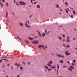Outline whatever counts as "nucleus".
<instances>
[{
	"label": "nucleus",
	"instance_id": "nucleus-60",
	"mask_svg": "<svg viewBox=\"0 0 77 77\" xmlns=\"http://www.w3.org/2000/svg\"><path fill=\"white\" fill-rule=\"evenodd\" d=\"M20 64H19L18 65V66H20Z\"/></svg>",
	"mask_w": 77,
	"mask_h": 77
},
{
	"label": "nucleus",
	"instance_id": "nucleus-41",
	"mask_svg": "<svg viewBox=\"0 0 77 77\" xmlns=\"http://www.w3.org/2000/svg\"><path fill=\"white\" fill-rule=\"evenodd\" d=\"M22 63H24V65H26V64H25V63H24V62H22Z\"/></svg>",
	"mask_w": 77,
	"mask_h": 77
},
{
	"label": "nucleus",
	"instance_id": "nucleus-36",
	"mask_svg": "<svg viewBox=\"0 0 77 77\" xmlns=\"http://www.w3.org/2000/svg\"><path fill=\"white\" fill-rule=\"evenodd\" d=\"M69 47H70V46H69V45H68L66 46L67 48H68Z\"/></svg>",
	"mask_w": 77,
	"mask_h": 77
},
{
	"label": "nucleus",
	"instance_id": "nucleus-47",
	"mask_svg": "<svg viewBox=\"0 0 77 77\" xmlns=\"http://www.w3.org/2000/svg\"><path fill=\"white\" fill-rule=\"evenodd\" d=\"M44 71H45L46 72H47V70L46 69H45L44 70Z\"/></svg>",
	"mask_w": 77,
	"mask_h": 77
},
{
	"label": "nucleus",
	"instance_id": "nucleus-57",
	"mask_svg": "<svg viewBox=\"0 0 77 77\" xmlns=\"http://www.w3.org/2000/svg\"><path fill=\"white\" fill-rule=\"evenodd\" d=\"M10 65V64H8L7 65V66H9Z\"/></svg>",
	"mask_w": 77,
	"mask_h": 77
},
{
	"label": "nucleus",
	"instance_id": "nucleus-63",
	"mask_svg": "<svg viewBox=\"0 0 77 77\" xmlns=\"http://www.w3.org/2000/svg\"><path fill=\"white\" fill-rule=\"evenodd\" d=\"M3 60L5 61V60H6V59H4Z\"/></svg>",
	"mask_w": 77,
	"mask_h": 77
},
{
	"label": "nucleus",
	"instance_id": "nucleus-5",
	"mask_svg": "<svg viewBox=\"0 0 77 77\" xmlns=\"http://www.w3.org/2000/svg\"><path fill=\"white\" fill-rule=\"evenodd\" d=\"M34 42H32V43H33L34 44H37L38 42H39V41H34Z\"/></svg>",
	"mask_w": 77,
	"mask_h": 77
},
{
	"label": "nucleus",
	"instance_id": "nucleus-3",
	"mask_svg": "<svg viewBox=\"0 0 77 77\" xmlns=\"http://www.w3.org/2000/svg\"><path fill=\"white\" fill-rule=\"evenodd\" d=\"M66 38L67 39L66 40L67 42H70V41H69V39H70V37H69V36H67L66 37Z\"/></svg>",
	"mask_w": 77,
	"mask_h": 77
},
{
	"label": "nucleus",
	"instance_id": "nucleus-10",
	"mask_svg": "<svg viewBox=\"0 0 77 77\" xmlns=\"http://www.w3.org/2000/svg\"><path fill=\"white\" fill-rule=\"evenodd\" d=\"M50 68H51L52 69H54V68H56V66L54 65L53 66H50Z\"/></svg>",
	"mask_w": 77,
	"mask_h": 77
},
{
	"label": "nucleus",
	"instance_id": "nucleus-26",
	"mask_svg": "<svg viewBox=\"0 0 77 77\" xmlns=\"http://www.w3.org/2000/svg\"><path fill=\"white\" fill-rule=\"evenodd\" d=\"M36 7L37 8H40V6H39V5H37L36 6Z\"/></svg>",
	"mask_w": 77,
	"mask_h": 77
},
{
	"label": "nucleus",
	"instance_id": "nucleus-8",
	"mask_svg": "<svg viewBox=\"0 0 77 77\" xmlns=\"http://www.w3.org/2000/svg\"><path fill=\"white\" fill-rule=\"evenodd\" d=\"M58 39H59V40L60 41L61 40H62V38L60 36H58Z\"/></svg>",
	"mask_w": 77,
	"mask_h": 77
},
{
	"label": "nucleus",
	"instance_id": "nucleus-23",
	"mask_svg": "<svg viewBox=\"0 0 77 77\" xmlns=\"http://www.w3.org/2000/svg\"><path fill=\"white\" fill-rule=\"evenodd\" d=\"M73 14L74 15H75V12L74 11H73Z\"/></svg>",
	"mask_w": 77,
	"mask_h": 77
},
{
	"label": "nucleus",
	"instance_id": "nucleus-17",
	"mask_svg": "<svg viewBox=\"0 0 77 77\" xmlns=\"http://www.w3.org/2000/svg\"><path fill=\"white\" fill-rule=\"evenodd\" d=\"M59 62L60 63H63V60H60L59 61Z\"/></svg>",
	"mask_w": 77,
	"mask_h": 77
},
{
	"label": "nucleus",
	"instance_id": "nucleus-58",
	"mask_svg": "<svg viewBox=\"0 0 77 77\" xmlns=\"http://www.w3.org/2000/svg\"><path fill=\"white\" fill-rule=\"evenodd\" d=\"M28 63L29 65H30V64L29 62H28Z\"/></svg>",
	"mask_w": 77,
	"mask_h": 77
},
{
	"label": "nucleus",
	"instance_id": "nucleus-4",
	"mask_svg": "<svg viewBox=\"0 0 77 77\" xmlns=\"http://www.w3.org/2000/svg\"><path fill=\"white\" fill-rule=\"evenodd\" d=\"M56 56H58V57H63L64 58L65 57L64 56H62V55L60 54H56Z\"/></svg>",
	"mask_w": 77,
	"mask_h": 77
},
{
	"label": "nucleus",
	"instance_id": "nucleus-27",
	"mask_svg": "<svg viewBox=\"0 0 77 77\" xmlns=\"http://www.w3.org/2000/svg\"><path fill=\"white\" fill-rule=\"evenodd\" d=\"M14 65L16 66H17V67H18V64L17 63H15Z\"/></svg>",
	"mask_w": 77,
	"mask_h": 77
},
{
	"label": "nucleus",
	"instance_id": "nucleus-14",
	"mask_svg": "<svg viewBox=\"0 0 77 77\" xmlns=\"http://www.w3.org/2000/svg\"><path fill=\"white\" fill-rule=\"evenodd\" d=\"M53 63V61H50L48 63V64H52Z\"/></svg>",
	"mask_w": 77,
	"mask_h": 77
},
{
	"label": "nucleus",
	"instance_id": "nucleus-16",
	"mask_svg": "<svg viewBox=\"0 0 77 77\" xmlns=\"http://www.w3.org/2000/svg\"><path fill=\"white\" fill-rule=\"evenodd\" d=\"M28 39H29V40H33V38H31L30 37H29L28 38Z\"/></svg>",
	"mask_w": 77,
	"mask_h": 77
},
{
	"label": "nucleus",
	"instance_id": "nucleus-42",
	"mask_svg": "<svg viewBox=\"0 0 77 77\" xmlns=\"http://www.w3.org/2000/svg\"><path fill=\"white\" fill-rule=\"evenodd\" d=\"M45 33H47V30H46V29H45Z\"/></svg>",
	"mask_w": 77,
	"mask_h": 77
},
{
	"label": "nucleus",
	"instance_id": "nucleus-21",
	"mask_svg": "<svg viewBox=\"0 0 77 77\" xmlns=\"http://www.w3.org/2000/svg\"><path fill=\"white\" fill-rule=\"evenodd\" d=\"M42 36H43V37H44V36H45V33L42 34Z\"/></svg>",
	"mask_w": 77,
	"mask_h": 77
},
{
	"label": "nucleus",
	"instance_id": "nucleus-50",
	"mask_svg": "<svg viewBox=\"0 0 77 77\" xmlns=\"http://www.w3.org/2000/svg\"><path fill=\"white\" fill-rule=\"evenodd\" d=\"M52 18H55V19H56V18L54 17H53Z\"/></svg>",
	"mask_w": 77,
	"mask_h": 77
},
{
	"label": "nucleus",
	"instance_id": "nucleus-56",
	"mask_svg": "<svg viewBox=\"0 0 77 77\" xmlns=\"http://www.w3.org/2000/svg\"><path fill=\"white\" fill-rule=\"evenodd\" d=\"M65 39H64L63 40V41H65Z\"/></svg>",
	"mask_w": 77,
	"mask_h": 77
},
{
	"label": "nucleus",
	"instance_id": "nucleus-7",
	"mask_svg": "<svg viewBox=\"0 0 77 77\" xmlns=\"http://www.w3.org/2000/svg\"><path fill=\"white\" fill-rule=\"evenodd\" d=\"M38 47L39 48H44V45H39Z\"/></svg>",
	"mask_w": 77,
	"mask_h": 77
},
{
	"label": "nucleus",
	"instance_id": "nucleus-33",
	"mask_svg": "<svg viewBox=\"0 0 77 77\" xmlns=\"http://www.w3.org/2000/svg\"><path fill=\"white\" fill-rule=\"evenodd\" d=\"M62 36L63 38H65V35H62Z\"/></svg>",
	"mask_w": 77,
	"mask_h": 77
},
{
	"label": "nucleus",
	"instance_id": "nucleus-12",
	"mask_svg": "<svg viewBox=\"0 0 77 77\" xmlns=\"http://www.w3.org/2000/svg\"><path fill=\"white\" fill-rule=\"evenodd\" d=\"M37 32H38V35L40 37H41V35L40 32L38 31H37Z\"/></svg>",
	"mask_w": 77,
	"mask_h": 77
},
{
	"label": "nucleus",
	"instance_id": "nucleus-48",
	"mask_svg": "<svg viewBox=\"0 0 77 77\" xmlns=\"http://www.w3.org/2000/svg\"><path fill=\"white\" fill-rule=\"evenodd\" d=\"M5 0H2V2H3V3H4V2H5Z\"/></svg>",
	"mask_w": 77,
	"mask_h": 77
},
{
	"label": "nucleus",
	"instance_id": "nucleus-45",
	"mask_svg": "<svg viewBox=\"0 0 77 77\" xmlns=\"http://www.w3.org/2000/svg\"><path fill=\"white\" fill-rule=\"evenodd\" d=\"M31 3H33V1H32V0H31Z\"/></svg>",
	"mask_w": 77,
	"mask_h": 77
},
{
	"label": "nucleus",
	"instance_id": "nucleus-35",
	"mask_svg": "<svg viewBox=\"0 0 77 77\" xmlns=\"http://www.w3.org/2000/svg\"><path fill=\"white\" fill-rule=\"evenodd\" d=\"M73 17H74V16L73 15H72L71 16V18H73Z\"/></svg>",
	"mask_w": 77,
	"mask_h": 77
},
{
	"label": "nucleus",
	"instance_id": "nucleus-53",
	"mask_svg": "<svg viewBox=\"0 0 77 77\" xmlns=\"http://www.w3.org/2000/svg\"><path fill=\"white\" fill-rule=\"evenodd\" d=\"M67 9L68 10V11H69H69H70V10H69V9H68V8H67Z\"/></svg>",
	"mask_w": 77,
	"mask_h": 77
},
{
	"label": "nucleus",
	"instance_id": "nucleus-55",
	"mask_svg": "<svg viewBox=\"0 0 77 77\" xmlns=\"http://www.w3.org/2000/svg\"><path fill=\"white\" fill-rule=\"evenodd\" d=\"M2 2H0V5H2Z\"/></svg>",
	"mask_w": 77,
	"mask_h": 77
},
{
	"label": "nucleus",
	"instance_id": "nucleus-44",
	"mask_svg": "<svg viewBox=\"0 0 77 77\" xmlns=\"http://www.w3.org/2000/svg\"><path fill=\"white\" fill-rule=\"evenodd\" d=\"M1 6V7H3V4Z\"/></svg>",
	"mask_w": 77,
	"mask_h": 77
},
{
	"label": "nucleus",
	"instance_id": "nucleus-52",
	"mask_svg": "<svg viewBox=\"0 0 77 77\" xmlns=\"http://www.w3.org/2000/svg\"><path fill=\"white\" fill-rule=\"evenodd\" d=\"M58 72H59V71L58 70H57V74L58 73Z\"/></svg>",
	"mask_w": 77,
	"mask_h": 77
},
{
	"label": "nucleus",
	"instance_id": "nucleus-54",
	"mask_svg": "<svg viewBox=\"0 0 77 77\" xmlns=\"http://www.w3.org/2000/svg\"><path fill=\"white\" fill-rule=\"evenodd\" d=\"M28 24H29V21H28Z\"/></svg>",
	"mask_w": 77,
	"mask_h": 77
},
{
	"label": "nucleus",
	"instance_id": "nucleus-30",
	"mask_svg": "<svg viewBox=\"0 0 77 77\" xmlns=\"http://www.w3.org/2000/svg\"><path fill=\"white\" fill-rule=\"evenodd\" d=\"M15 3H16V4L17 5H18V6H20V4H18V3L16 2Z\"/></svg>",
	"mask_w": 77,
	"mask_h": 77
},
{
	"label": "nucleus",
	"instance_id": "nucleus-39",
	"mask_svg": "<svg viewBox=\"0 0 77 77\" xmlns=\"http://www.w3.org/2000/svg\"><path fill=\"white\" fill-rule=\"evenodd\" d=\"M47 48V46H46L45 47H44V48Z\"/></svg>",
	"mask_w": 77,
	"mask_h": 77
},
{
	"label": "nucleus",
	"instance_id": "nucleus-40",
	"mask_svg": "<svg viewBox=\"0 0 77 77\" xmlns=\"http://www.w3.org/2000/svg\"><path fill=\"white\" fill-rule=\"evenodd\" d=\"M32 15H30V16H29V18H32Z\"/></svg>",
	"mask_w": 77,
	"mask_h": 77
},
{
	"label": "nucleus",
	"instance_id": "nucleus-51",
	"mask_svg": "<svg viewBox=\"0 0 77 77\" xmlns=\"http://www.w3.org/2000/svg\"><path fill=\"white\" fill-rule=\"evenodd\" d=\"M63 68H66V66H63Z\"/></svg>",
	"mask_w": 77,
	"mask_h": 77
},
{
	"label": "nucleus",
	"instance_id": "nucleus-18",
	"mask_svg": "<svg viewBox=\"0 0 77 77\" xmlns=\"http://www.w3.org/2000/svg\"><path fill=\"white\" fill-rule=\"evenodd\" d=\"M44 67H45V68H46V69H48V66H44Z\"/></svg>",
	"mask_w": 77,
	"mask_h": 77
},
{
	"label": "nucleus",
	"instance_id": "nucleus-34",
	"mask_svg": "<svg viewBox=\"0 0 77 77\" xmlns=\"http://www.w3.org/2000/svg\"><path fill=\"white\" fill-rule=\"evenodd\" d=\"M57 69H59V65H57Z\"/></svg>",
	"mask_w": 77,
	"mask_h": 77
},
{
	"label": "nucleus",
	"instance_id": "nucleus-49",
	"mask_svg": "<svg viewBox=\"0 0 77 77\" xmlns=\"http://www.w3.org/2000/svg\"><path fill=\"white\" fill-rule=\"evenodd\" d=\"M36 3H37V2H34V4H36Z\"/></svg>",
	"mask_w": 77,
	"mask_h": 77
},
{
	"label": "nucleus",
	"instance_id": "nucleus-2",
	"mask_svg": "<svg viewBox=\"0 0 77 77\" xmlns=\"http://www.w3.org/2000/svg\"><path fill=\"white\" fill-rule=\"evenodd\" d=\"M19 3L20 5H23V6H24L26 5V3L23 1H20L19 2Z\"/></svg>",
	"mask_w": 77,
	"mask_h": 77
},
{
	"label": "nucleus",
	"instance_id": "nucleus-6",
	"mask_svg": "<svg viewBox=\"0 0 77 77\" xmlns=\"http://www.w3.org/2000/svg\"><path fill=\"white\" fill-rule=\"evenodd\" d=\"M25 25L28 28H30V26H29L28 25H27V22H25Z\"/></svg>",
	"mask_w": 77,
	"mask_h": 77
},
{
	"label": "nucleus",
	"instance_id": "nucleus-32",
	"mask_svg": "<svg viewBox=\"0 0 77 77\" xmlns=\"http://www.w3.org/2000/svg\"><path fill=\"white\" fill-rule=\"evenodd\" d=\"M67 63L68 64H70L71 63L69 61H67Z\"/></svg>",
	"mask_w": 77,
	"mask_h": 77
},
{
	"label": "nucleus",
	"instance_id": "nucleus-64",
	"mask_svg": "<svg viewBox=\"0 0 77 77\" xmlns=\"http://www.w3.org/2000/svg\"><path fill=\"white\" fill-rule=\"evenodd\" d=\"M5 77H8V75H7V76H6Z\"/></svg>",
	"mask_w": 77,
	"mask_h": 77
},
{
	"label": "nucleus",
	"instance_id": "nucleus-9",
	"mask_svg": "<svg viewBox=\"0 0 77 77\" xmlns=\"http://www.w3.org/2000/svg\"><path fill=\"white\" fill-rule=\"evenodd\" d=\"M56 7L57 8V9L60 8V7H59V6L58 4H56Z\"/></svg>",
	"mask_w": 77,
	"mask_h": 77
},
{
	"label": "nucleus",
	"instance_id": "nucleus-11",
	"mask_svg": "<svg viewBox=\"0 0 77 77\" xmlns=\"http://www.w3.org/2000/svg\"><path fill=\"white\" fill-rule=\"evenodd\" d=\"M65 54L67 55V56H69V55H70V54L68 53V52H65Z\"/></svg>",
	"mask_w": 77,
	"mask_h": 77
},
{
	"label": "nucleus",
	"instance_id": "nucleus-37",
	"mask_svg": "<svg viewBox=\"0 0 77 77\" xmlns=\"http://www.w3.org/2000/svg\"><path fill=\"white\" fill-rule=\"evenodd\" d=\"M6 57H3L2 58H6Z\"/></svg>",
	"mask_w": 77,
	"mask_h": 77
},
{
	"label": "nucleus",
	"instance_id": "nucleus-13",
	"mask_svg": "<svg viewBox=\"0 0 77 77\" xmlns=\"http://www.w3.org/2000/svg\"><path fill=\"white\" fill-rule=\"evenodd\" d=\"M19 24L21 26H23V24L21 22H19Z\"/></svg>",
	"mask_w": 77,
	"mask_h": 77
},
{
	"label": "nucleus",
	"instance_id": "nucleus-19",
	"mask_svg": "<svg viewBox=\"0 0 77 77\" xmlns=\"http://www.w3.org/2000/svg\"><path fill=\"white\" fill-rule=\"evenodd\" d=\"M68 2H66L65 3V5H66V6H68Z\"/></svg>",
	"mask_w": 77,
	"mask_h": 77
},
{
	"label": "nucleus",
	"instance_id": "nucleus-31",
	"mask_svg": "<svg viewBox=\"0 0 77 77\" xmlns=\"http://www.w3.org/2000/svg\"><path fill=\"white\" fill-rule=\"evenodd\" d=\"M17 37L18 39H20V41H21V39L20 38H19V37H18V36H17Z\"/></svg>",
	"mask_w": 77,
	"mask_h": 77
},
{
	"label": "nucleus",
	"instance_id": "nucleus-28",
	"mask_svg": "<svg viewBox=\"0 0 77 77\" xmlns=\"http://www.w3.org/2000/svg\"><path fill=\"white\" fill-rule=\"evenodd\" d=\"M65 10L66 12V13H68V9H66Z\"/></svg>",
	"mask_w": 77,
	"mask_h": 77
},
{
	"label": "nucleus",
	"instance_id": "nucleus-61",
	"mask_svg": "<svg viewBox=\"0 0 77 77\" xmlns=\"http://www.w3.org/2000/svg\"><path fill=\"white\" fill-rule=\"evenodd\" d=\"M36 37H34V39H35V38H36Z\"/></svg>",
	"mask_w": 77,
	"mask_h": 77
},
{
	"label": "nucleus",
	"instance_id": "nucleus-43",
	"mask_svg": "<svg viewBox=\"0 0 77 77\" xmlns=\"http://www.w3.org/2000/svg\"><path fill=\"white\" fill-rule=\"evenodd\" d=\"M70 9H71V10H73V8H72L70 7Z\"/></svg>",
	"mask_w": 77,
	"mask_h": 77
},
{
	"label": "nucleus",
	"instance_id": "nucleus-62",
	"mask_svg": "<svg viewBox=\"0 0 77 77\" xmlns=\"http://www.w3.org/2000/svg\"><path fill=\"white\" fill-rule=\"evenodd\" d=\"M63 46L64 47H65V44L63 45Z\"/></svg>",
	"mask_w": 77,
	"mask_h": 77
},
{
	"label": "nucleus",
	"instance_id": "nucleus-20",
	"mask_svg": "<svg viewBox=\"0 0 77 77\" xmlns=\"http://www.w3.org/2000/svg\"><path fill=\"white\" fill-rule=\"evenodd\" d=\"M47 65L48 66H51L52 65H51V64H48V63L47 64Z\"/></svg>",
	"mask_w": 77,
	"mask_h": 77
},
{
	"label": "nucleus",
	"instance_id": "nucleus-22",
	"mask_svg": "<svg viewBox=\"0 0 77 77\" xmlns=\"http://www.w3.org/2000/svg\"><path fill=\"white\" fill-rule=\"evenodd\" d=\"M20 70H23V68H22V66H21L20 67Z\"/></svg>",
	"mask_w": 77,
	"mask_h": 77
},
{
	"label": "nucleus",
	"instance_id": "nucleus-25",
	"mask_svg": "<svg viewBox=\"0 0 77 77\" xmlns=\"http://www.w3.org/2000/svg\"><path fill=\"white\" fill-rule=\"evenodd\" d=\"M72 62H73V63H75V62H76V60H73L72 61Z\"/></svg>",
	"mask_w": 77,
	"mask_h": 77
},
{
	"label": "nucleus",
	"instance_id": "nucleus-24",
	"mask_svg": "<svg viewBox=\"0 0 77 77\" xmlns=\"http://www.w3.org/2000/svg\"><path fill=\"white\" fill-rule=\"evenodd\" d=\"M25 41H26V43H27V44H29V41H28L27 40H25Z\"/></svg>",
	"mask_w": 77,
	"mask_h": 77
},
{
	"label": "nucleus",
	"instance_id": "nucleus-15",
	"mask_svg": "<svg viewBox=\"0 0 77 77\" xmlns=\"http://www.w3.org/2000/svg\"><path fill=\"white\" fill-rule=\"evenodd\" d=\"M8 12H6V14L5 17L6 18H8Z\"/></svg>",
	"mask_w": 77,
	"mask_h": 77
},
{
	"label": "nucleus",
	"instance_id": "nucleus-29",
	"mask_svg": "<svg viewBox=\"0 0 77 77\" xmlns=\"http://www.w3.org/2000/svg\"><path fill=\"white\" fill-rule=\"evenodd\" d=\"M8 3H6V6H7V7H8Z\"/></svg>",
	"mask_w": 77,
	"mask_h": 77
},
{
	"label": "nucleus",
	"instance_id": "nucleus-59",
	"mask_svg": "<svg viewBox=\"0 0 77 77\" xmlns=\"http://www.w3.org/2000/svg\"><path fill=\"white\" fill-rule=\"evenodd\" d=\"M13 15H15V14L14 13H13Z\"/></svg>",
	"mask_w": 77,
	"mask_h": 77
},
{
	"label": "nucleus",
	"instance_id": "nucleus-1",
	"mask_svg": "<svg viewBox=\"0 0 77 77\" xmlns=\"http://www.w3.org/2000/svg\"><path fill=\"white\" fill-rule=\"evenodd\" d=\"M71 65L72 66H70V67L68 68V69L70 71H71V72H72L73 70V69H74V67L73 66H74L75 65V63H72L71 64Z\"/></svg>",
	"mask_w": 77,
	"mask_h": 77
},
{
	"label": "nucleus",
	"instance_id": "nucleus-46",
	"mask_svg": "<svg viewBox=\"0 0 77 77\" xmlns=\"http://www.w3.org/2000/svg\"><path fill=\"white\" fill-rule=\"evenodd\" d=\"M2 62V59L0 61V63H1V62Z\"/></svg>",
	"mask_w": 77,
	"mask_h": 77
},
{
	"label": "nucleus",
	"instance_id": "nucleus-38",
	"mask_svg": "<svg viewBox=\"0 0 77 77\" xmlns=\"http://www.w3.org/2000/svg\"><path fill=\"white\" fill-rule=\"evenodd\" d=\"M47 70L48 71H50V69H48V68L47 69Z\"/></svg>",
	"mask_w": 77,
	"mask_h": 77
}]
</instances>
